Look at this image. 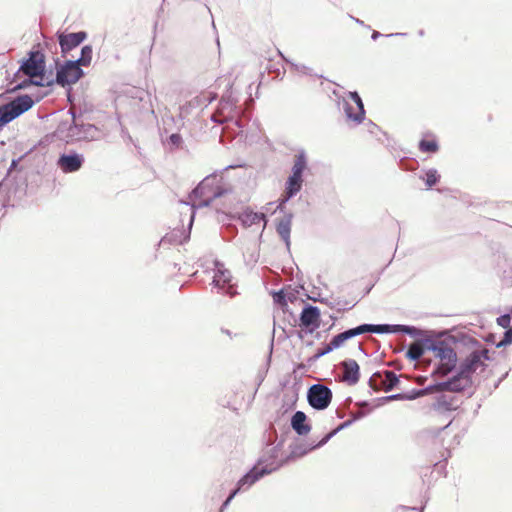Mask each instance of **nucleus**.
I'll list each match as a JSON object with an SVG mask.
<instances>
[{"instance_id":"1","label":"nucleus","mask_w":512,"mask_h":512,"mask_svg":"<svg viewBox=\"0 0 512 512\" xmlns=\"http://www.w3.org/2000/svg\"><path fill=\"white\" fill-rule=\"evenodd\" d=\"M225 192L221 185V178L217 175H209L202 180L189 196L191 205L189 226H192L194 220V209L210 205L214 199L221 197ZM182 203L189 205L186 202Z\"/></svg>"},{"instance_id":"2","label":"nucleus","mask_w":512,"mask_h":512,"mask_svg":"<svg viewBox=\"0 0 512 512\" xmlns=\"http://www.w3.org/2000/svg\"><path fill=\"white\" fill-rule=\"evenodd\" d=\"M44 56L39 51H31L29 53V57L25 59L18 71L29 77V80H25L22 83L18 84L16 88L24 89L28 85L33 84L36 86H43V76H44Z\"/></svg>"},{"instance_id":"3","label":"nucleus","mask_w":512,"mask_h":512,"mask_svg":"<svg viewBox=\"0 0 512 512\" xmlns=\"http://www.w3.org/2000/svg\"><path fill=\"white\" fill-rule=\"evenodd\" d=\"M281 467V463H267V465L254 466L249 472H247L237 483L236 489H234L228 498L225 500L221 507L223 511L232 501V499L239 493L248 490L253 484H255L264 475L270 474Z\"/></svg>"},{"instance_id":"4","label":"nucleus","mask_w":512,"mask_h":512,"mask_svg":"<svg viewBox=\"0 0 512 512\" xmlns=\"http://www.w3.org/2000/svg\"><path fill=\"white\" fill-rule=\"evenodd\" d=\"M481 360L479 355L476 353H472L466 360L464 364V369L461 373L449 379L446 382L439 383L435 385V390L437 391H453L459 392L464 390L470 383V378L468 373L475 371L477 366L480 364Z\"/></svg>"},{"instance_id":"5","label":"nucleus","mask_w":512,"mask_h":512,"mask_svg":"<svg viewBox=\"0 0 512 512\" xmlns=\"http://www.w3.org/2000/svg\"><path fill=\"white\" fill-rule=\"evenodd\" d=\"M307 161L304 153H299L296 155L294 164L292 167V173L288 177L285 187L284 197L280 200L279 205L277 206L278 210H283L284 204L294 197L302 188L303 183V172L306 169Z\"/></svg>"},{"instance_id":"6","label":"nucleus","mask_w":512,"mask_h":512,"mask_svg":"<svg viewBox=\"0 0 512 512\" xmlns=\"http://www.w3.org/2000/svg\"><path fill=\"white\" fill-rule=\"evenodd\" d=\"M33 104L34 101L29 95H22L0 106V128L28 111Z\"/></svg>"},{"instance_id":"7","label":"nucleus","mask_w":512,"mask_h":512,"mask_svg":"<svg viewBox=\"0 0 512 512\" xmlns=\"http://www.w3.org/2000/svg\"><path fill=\"white\" fill-rule=\"evenodd\" d=\"M427 349L431 350L434 353V356L440 359V367L439 370L446 374L451 371L455 366L457 361V355L452 347H450L445 342L433 343L431 342L427 345Z\"/></svg>"},{"instance_id":"8","label":"nucleus","mask_w":512,"mask_h":512,"mask_svg":"<svg viewBox=\"0 0 512 512\" xmlns=\"http://www.w3.org/2000/svg\"><path fill=\"white\" fill-rule=\"evenodd\" d=\"M310 406L316 410L326 409L332 400V391L325 385L314 384L307 393Z\"/></svg>"},{"instance_id":"9","label":"nucleus","mask_w":512,"mask_h":512,"mask_svg":"<svg viewBox=\"0 0 512 512\" xmlns=\"http://www.w3.org/2000/svg\"><path fill=\"white\" fill-rule=\"evenodd\" d=\"M347 98L353 103H350L347 99L343 101V109L345 115L349 121L355 124H360L365 118V109L361 97L357 92H349Z\"/></svg>"},{"instance_id":"10","label":"nucleus","mask_w":512,"mask_h":512,"mask_svg":"<svg viewBox=\"0 0 512 512\" xmlns=\"http://www.w3.org/2000/svg\"><path fill=\"white\" fill-rule=\"evenodd\" d=\"M83 70L75 61H67L57 69L56 81L61 86L76 83L82 76Z\"/></svg>"},{"instance_id":"11","label":"nucleus","mask_w":512,"mask_h":512,"mask_svg":"<svg viewBox=\"0 0 512 512\" xmlns=\"http://www.w3.org/2000/svg\"><path fill=\"white\" fill-rule=\"evenodd\" d=\"M212 284L224 294L229 296H234L236 294V290L232 284V275L222 264H216V272L214 274Z\"/></svg>"},{"instance_id":"12","label":"nucleus","mask_w":512,"mask_h":512,"mask_svg":"<svg viewBox=\"0 0 512 512\" xmlns=\"http://www.w3.org/2000/svg\"><path fill=\"white\" fill-rule=\"evenodd\" d=\"M85 161L84 155L76 151L63 153L57 160V166L64 173H72L81 169Z\"/></svg>"},{"instance_id":"13","label":"nucleus","mask_w":512,"mask_h":512,"mask_svg":"<svg viewBox=\"0 0 512 512\" xmlns=\"http://www.w3.org/2000/svg\"><path fill=\"white\" fill-rule=\"evenodd\" d=\"M236 103L237 100L231 95L223 96L219 103L217 115L213 116L214 121L224 122L234 120L239 114Z\"/></svg>"},{"instance_id":"14","label":"nucleus","mask_w":512,"mask_h":512,"mask_svg":"<svg viewBox=\"0 0 512 512\" xmlns=\"http://www.w3.org/2000/svg\"><path fill=\"white\" fill-rule=\"evenodd\" d=\"M96 128L92 124H77L75 121L68 129L67 137L76 140H94L96 138Z\"/></svg>"},{"instance_id":"15","label":"nucleus","mask_w":512,"mask_h":512,"mask_svg":"<svg viewBox=\"0 0 512 512\" xmlns=\"http://www.w3.org/2000/svg\"><path fill=\"white\" fill-rule=\"evenodd\" d=\"M403 332L412 337L419 336L421 331L414 326L400 325V324H373V333L384 334V333H397Z\"/></svg>"},{"instance_id":"16","label":"nucleus","mask_w":512,"mask_h":512,"mask_svg":"<svg viewBox=\"0 0 512 512\" xmlns=\"http://www.w3.org/2000/svg\"><path fill=\"white\" fill-rule=\"evenodd\" d=\"M399 382L397 375L393 371H384V373H374L370 379L372 386H381L385 391L392 390Z\"/></svg>"},{"instance_id":"17","label":"nucleus","mask_w":512,"mask_h":512,"mask_svg":"<svg viewBox=\"0 0 512 512\" xmlns=\"http://www.w3.org/2000/svg\"><path fill=\"white\" fill-rule=\"evenodd\" d=\"M319 318H320V311H319L318 307L308 305V306L304 307V309L301 312L300 322H301L302 326L309 328L310 331L313 332L315 329L319 328V326H320Z\"/></svg>"},{"instance_id":"18","label":"nucleus","mask_w":512,"mask_h":512,"mask_svg":"<svg viewBox=\"0 0 512 512\" xmlns=\"http://www.w3.org/2000/svg\"><path fill=\"white\" fill-rule=\"evenodd\" d=\"M86 33L83 31L59 36V44L62 52H68L80 45L86 39Z\"/></svg>"},{"instance_id":"19","label":"nucleus","mask_w":512,"mask_h":512,"mask_svg":"<svg viewBox=\"0 0 512 512\" xmlns=\"http://www.w3.org/2000/svg\"><path fill=\"white\" fill-rule=\"evenodd\" d=\"M343 368V380L351 385L359 381V365L353 359H347L341 363Z\"/></svg>"},{"instance_id":"20","label":"nucleus","mask_w":512,"mask_h":512,"mask_svg":"<svg viewBox=\"0 0 512 512\" xmlns=\"http://www.w3.org/2000/svg\"><path fill=\"white\" fill-rule=\"evenodd\" d=\"M239 220L245 227H251L255 224L264 222L263 227L266 225V218L263 213L254 212L246 209L239 215Z\"/></svg>"},{"instance_id":"21","label":"nucleus","mask_w":512,"mask_h":512,"mask_svg":"<svg viewBox=\"0 0 512 512\" xmlns=\"http://www.w3.org/2000/svg\"><path fill=\"white\" fill-rule=\"evenodd\" d=\"M306 414L302 411H297L291 419V426L298 435H306L310 432V425L306 424Z\"/></svg>"},{"instance_id":"22","label":"nucleus","mask_w":512,"mask_h":512,"mask_svg":"<svg viewBox=\"0 0 512 512\" xmlns=\"http://www.w3.org/2000/svg\"><path fill=\"white\" fill-rule=\"evenodd\" d=\"M351 424V421H345L343 422L337 429L333 430L332 432L328 433L320 442H318L317 444H314L312 445L311 447L309 448H304L302 450H300V448L296 449V450H293L292 451V456H295V457H300V456H303L305 455L308 451H311L315 448H318V447H321L322 445H324L325 443H327L329 441V439L334 436L338 431H340L341 429L343 428H346L348 427L349 425Z\"/></svg>"},{"instance_id":"23","label":"nucleus","mask_w":512,"mask_h":512,"mask_svg":"<svg viewBox=\"0 0 512 512\" xmlns=\"http://www.w3.org/2000/svg\"><path fill=\"white\" fill-rule=\"evenodd\" d=\"M291 224H292V214H287L284 218H282L276 227L277 233L281 237V239L285 242L287 248L290 246V233H291Z\"/></svg>"},{"instance_id":"24","label":"nucleus","mask_w":512,"mask_h":512,"mask_svg":"<svg viewBox=\"0 0 512 512\" xmlns=\"http://www.w3.org/2000/svg\"><path fill=\"white\" fill-rule=\"evenodd\" d=\"M279 451H280V448L278 445L267 447L262 458L259 461V465L264 466V465H267V463H281V466H282L284 464V461L277 460Z\"/></svg>"},{"instance_id":"25","label":"nucleus","mask_w":512,"mask_h":512,"mask_svg":"<svg viewBox=\"0 0 512 512\" xmlns=\"http://www.w3.org/2000/svg\"><path fill=\"white\" fill-rule=\"evenodd\" d=\"M424 354V347L421 342L417 341L412 343L406 352V357L410 360L417 361Z\"/></svg>"},{"instance_id":"26","label":"nucleus","mask_w":512,"mask_h":512,"mask_svg":"<svg viewBox=\"0 0 512 512\" xmlns=\"http://www.w3.org/2000/svg\"><path fill=\"white\" fill-rule=\"evenodd\" d=\"M93 49L90 45H85L81 49V56L74 60L79 66H88L92 60Z\"/></svg>"},{"instance_id":"27","label":"nucleus","mask_w":512,"mask_h":512,"mask_svg":"<svg viewBox=\"0 0 512 512\" xmlns=\"http://www.w3.org/2000/svg\"><path fill=\"white\" fill-rule=\"evenodd\" d=\"M353 338V334L351 329L346 330L342 333H339L335 335L332 340L330 341L332 343V347L335 349L339 348L345 341Z\"/></svg>"},{"instance_id":"28","label":"nucleus","mask_w":512,"mask_h":512,"mask_svg":"<svg viewBox=\"0 0 512 512\" xmlns=\"http://www.w3.org/2000/svg\"><path fill=\"white\" fill-rule=\"evenodd\" d=\"M419 149L422 152L434 153L438 150V144L435 140H421L419 143Z\"/></svg>"},{"instance_id":"29","label":"nucleus","mask_w":512,"mask_h":512,"mask_svg":"<svg viewBox=\"0 0 512 512\" xmlns=\"http://www.w3.org/2000/svg\"><path fill=\"white\" fill-rule=\"evenodd\" d=\"M435 390V386H429L420 390H413L409 394H405V400H414L418 397L424 396Z\"/></svg>"},{"instance_id":"30","label":"nucleus","mask_w":512,"mask_h":512,"mask_svg":"<svg viewBox=\"0 0 512 512\" xmlns=\"http://www.w3.org/2000/svg\"><path fill=\"white\" fill-rule=\"evenodd\" d=\"M438 180H439V175H438L436 169H429L426 172L425 181H426V185L428 187H432L433 185H435L438 182Z\"/></svg>"},{"instance_id":"31","label":"nucleus","mask_w":512,"mask_h":512,"mask_svg":"<svg viewBox=\"0 0 512 512\" xmlns=\"http://www.w3.org/2000/svg\"><path fill=\"white\" fill-rule=\"evenodd\" d=\"M353 337L364 334L373 333V324H362L351 329Z\"/></svg>"},{"instance_id":"32","label":"nucleus","mask_w":512,"mask_h":512,"mask_svg":"<svg viewBox=\"0 0 512 512\" xmlns=\"http://www.w3.org/2000/svg\"><path fill=\"white\" fill-rule=\"evenodd\" d=\"M182 142V137L179 134H172L169 136L168 143L174 147H179Z\"/></svg>"},{"instance_id":"33","label":"nucleus","mask_w":512,"mask_h":512,"mask_svg":"<svg viewBox=\"0 0 512 512\" xmlns=\"http://www.w3.org/2000/svg\"><path fill=\"white\" fill-rule=\"evenodd\" d=\"M511 318L509 314L502 315L497 318V323L503 328H508Z\"/></svg>"},{"instance_id":"34","label":"nucleus","mask_w":512,"mask_h":512,"mask_svg":"<svg viewBox=\"0 0 512 512\" xmlns=\"http://www.w3.org/2000/svg\"><path fill=\"white\" fill-rule=\"evenodd\" d=\"M291 65L294 67L295 71H297L298 73L310 74V69L308 67H306L305 65L294 64V63H292Z\"/></svg>"},{"instance_id":"35","label":"nucleus","mask_w":512,"mask_h":512,"mask_svg":"<svg viewBox=\"0 0 512 512\" xmlns=\"http://www.w3.org/2000/svg\"><path fill=\"white\" fill-rule=\"evenodd\" d=\"M511 342H512V328H508L504 333L503 341L498 346H500L502 344H508Z\"/></svg>"},{"instance_id":"36","label":"nucleus","mask_w":512,"mask_h":512,"mask_svg":"<svg viewBox=\"0 0 512 512\" xmlns=\"http://www.w3.org/2000/svg\"><path fill=\"white\" fill-rule=\"evenodd\" d=\"M335 348L332 347V343L330 342L323 350L319 351L317 354H316V357H322L326 354H328L329 352L333 351Z\"/></svg>"},{"instance_id":"37","label":"nucleus","mask_w":512,"mask_h":512,"mask_svg":"<svg viewBox=\"0 0 512 512\" xmlns=\"http://www.w3.org/2000/svg\"><path fill=\"white\" fill-rule=\"evenodd\" d=\"M274 301L277 302V303H285V295L282 291L280 292H277L274 294Z\"/></svg>"},{"instance_id":"38","label":"nucleus","mask_w":512,"mask_h":512,"mask_svg":"<svg viewBox=\"0 0 512 512\" xmlns=\"http://www.w3.org/2000/svg\"><path fill=\"white\" fill-rule=\"evenodd\" d=\"M405 394H393L388 396L387 400H405Z\"/></svg>"},{"instance_id":"39","label":"nucleus","mask_w":512,"mask_h":512,"mask_svg":"<svg viewBox=\"0 0 512 512\" xmlns=\"http://www.w3.org/2000/svg\"><path fill=\"white\" fill-rule=\"evenodd\" d=\"M380 35H381V34H380L379 32L374 31V32L372 33V39H373V40H376Z\"/></svg>"},{"instance_id":"40","label":"nucleus","mask_w":512,"mask_h":512,"mask_svg":"<svg viewBox=\"0 0 512 512\" xmlns=\"http://www.w3.org/2000/svg\"><path fill=\"white\" fill-rule=\"evenodd\" d=\"M450 425H451V421H450L448 424H446V425L443 427V429L448 428Z\"/></svg>"},{"instance_id":"41","label":"nucleus","mask_w":512,"mask_h":512,"mask_svg":"<svg viewBox=\"0 0 512 512\" xmlns=\"http://www.w3.org/2000/svg\"><path fill=\"white\" fill-rule=\"evenodd\" d=\"M399 35H402L401 33H395V34H390L389 36H399Z\"/></svg>"},{"instance_id":"42","label":"nucleus","mask_w":512,"mask_h":512,"mask_svg":"<svg viewBox=\"0 0 512 512\" xmlns=\"http://www.w3.org/2000/svg\"><path fill=\"white\" fill-rule=\"evenodd\" d=\"M419 35L420 36H423L424 35V32L422 30L419 31Z\"/></svg>"}]
</instances>
